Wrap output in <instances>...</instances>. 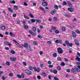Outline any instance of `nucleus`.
I'll return each mask as SVG.
<instances>
[{"label": "nucleus", "mask_w": 80, "mask_h": 80, "mask_svg": "<svg viewBox=\"0 0 80 80\" xmlns=\"http://www.w3.org/2000/svg\"><path fill=\"white\" fill-rule=\"evenodd\" d=\"M42 5L44 7H47L48 5V3L46 2H43L42 3Z\"/></svg>", "instance_id": "5"}, {"label": "nucleus", "mask_w": 80, "mask_h": 80, "mask_svg": "<svg viewBox=\"0 0 80 80\" xmlns=\"http://www.w3.org/2000/svg\"><path fill=\"white\" fill-rule=\"evenodd\" d=\"M24 47H28V44L27 43H25L23 45Z\"/></svg>", "instance_id": "16"}, {"label": "nucleus", "mask_w": 80, "mask_h": 80, "mask_svg": "<svg viewBox=\"0 0 80 80\" xmlns=\"http://www.w3.org/2000/svg\"><path fill=\"white\" fill-rule=\"evenodd\" d=\"M29 16L30 17H31V18H34V16H33V15H32V14L31 13H30L29 14Z\"/></svg>", "instance_id": "18"}, {"label": "nucleus", "mask_w": 80, "mask_h": 80, "mask_svg": "<svg viewBox=\"0 0 80 80\" xmlns=\"http://www.w3.org/2000/svg\"><path fill=\"white\" fill-rule=\"evenodd\" d=\"M59 42V40L58 39H57L56 40V43H58Z\"/></svg>", "instance_id": "56"}, {"label": "nucleus", "mask_w": 80, "mask_h": 80, "mask_svg": "<svg viewBox=\"0 0 80 80\" xmlns=\"http://www.w3.org/2000/svg\"><path fill=\"white\" fill-rule=\"evenodd\" d=\"M31 21L32 23H33L35 22V20L33 19H31Z\"/></svg>", "instance_id": "42"}, {"label": "nucleus", "mask_w": 80, "mask_h": 80, "mask_svg": "<svg viewBox=\"0 0 80 80\" xmlns=\"http://www.w3.org/2000/svg\"><path fill=\"white\" fill-rule=\"evenodd\" d=\"M42 74L43 76H44V77H46L47 75V74H46V73H45L44 72H42Z\"/></svg>", "instance_id": "31"}, {"label": "nucleus", "mask_w": 80, "mask_h": 80, "mask_svg": "<svg viewBox=\"0 0 80 80\" xmlns=\"http://www.w3.org/2000/svg\"><path fill=\"white\" fill-rule=\"evenodd\" d=\"M16 44L17 46L19 47V48H21L22 47V46L20 45V44H19V43H18V42H16Z\"/></svg>", "instance_id": "13"}, {"label": "nucleus", "mask_w": 80, "mask_h": 80, "mask_svg": "<svg viewBox=\"0 0 80 80\" xmlns=\"http://www.w3.org/2000/svg\"><path fill=\"white\" fill-rule=\"evenodd\" d=\"M71 72L72 73H75L76 72V69L74 68H72L71 70Z\"/></svg>", "instance_id": "17"}, {"label": "nucleus", "mask_w": 80, "mask_h": 80, "mask_svg": "<svg viewBox=\"0 0 80 80\" xmlns=\"http://www.w3.org/2000/svg\"><path fill=\"white\" fill-rule=\"evenodd\" d=\"M10 3H13V4H15V3H16V2L15 1H10Z\"/></svg>", "instance_id": "30"}, {"label": "nucleus", "mask_w": 80, "mask_h": 80, "mask_svg": "<svg viewBox=\"0 0 80 80\" xmlns=\"http://www.w3.org/2000/svg\"><path fill=\"white\" fill-rule=\"evenodd\" d=\"M73 9L72 8H70L68 9V10L71 12H73Z\"/></svg>", "instance_id": "10"}, {"label": "nucleus", "mask_w": 80, "mask_h": 80, "mask_svg": "<svg viewBox=\"0 0 80 80\" xmlns=\"http://www.w3.org/2000/svg\"><path fill=\"white\" fill-rule=\"evenodd\" d=\"M51 77H52V75H49L48 77V79H51Z\"/></svg>", "instance_id": "58"}, {"label": "nucleus", "mask_w": 80, "mask_h": 80, "mask_svg": "<svg viewBox=\"0 0 80 80\" xmlns=\"http://www.w3.org/2000/svg\"><path fill=\"white\" fill-rule=\"evenodd\" d=\"M56 29H57V28L55 26L52 27L51 28V30H56Z\"/></svg>", "instance_id": "29"}, {"label": "nucleus", "mask_w": 80, "mask_h": 80, "mask_svg": "<svg viewBox=\"0 0 80 80\" xmlns=\"http://www.w3.org/2000/svg\"><path fill=\"white\" fill-rule=\"evenodd\" d=\"M11 52L12 54H14L15 53V51L13 50L11 51Z\"/></svg>", "instance_id": "24"}, {"label": "nucleus", "mask_w": 80, "mask_h": 80, "mask_svg": "<svg viewBox=\"0 0 80 80\" xmlns=\"http://www.w3.org/2000/svg\"><path fill=\"white\" fill-rule=\"evenodd\" d=\"M36 21L37 22H38V23H41V21H40V20H36Z\"/></svg>", "instance_id": "51"}, {"label": "nucleus", "mask_w": 80, "mask_h": 80, "mask_svg": "<svg viewBox=\"0 0 80 80\" xmlns=\"http://www.w3.org/2000/svg\"><path fill=\"white\" fill-rule=\"evenodd\" d=\"M32 29L34 31V32H36L37 29H36V27H32Z\"/></svg>", "instance_id": "22"}, {"label": "nucleus", "mask_w": 80, "mask_h": 80, "mask_svg": "<svg viewBox=\"0 0 80 80\" xmlns=\"http://www.w3.org/2000/svg\"><path fill=\"white\" fill-rule=\"evenodd\" d=\"M53 67V66L52 65H49L48 66V67L49 68H52V67Z\"/></svg>", "instance_id": "45"}, {"label": "nucleus", "mask_w": 80, "mask_h": 80, "mask_svg": "<svg viewBox=\"0 0 80 80\" xmlns=\"http://www.w3.org/2000/svg\"><path fill=\"white\" fill-rule=\"evenodd\" d=\"M28 68L30 70H32L33 69V67L30 66Z\"/></svg>", "instance_id": "41"}, {"label": "nucleus", "mask_w": 80, "mask_h": 80, "mask_svg": "<svg viewBox=\"0 0 80 80\" xmlns=\"http://www.w3.org/2000/svg\"><path fill=\"white\" fill-rule=\"evenodd\" d=\"M54 80H59V79L57 77H54Z\"/></svg>", "instance_id": "40"}, {"label": "nucleus", "mask_w": 80, "mask_h": 80, "mask_svg": "<svg viewBox=\"0 0 80 80\" xmlns=\"http://www.w3.org/2000/svg\"><path fill=\"white\" fill-rule=\"evenodd\" d=\"M62 5H67V3L65 1H64L62 3Z\"/></svg>", "instance_id": "19"}, {"label": "nucleus", "mask_w": 80, "mask_h": 80, "mask_svg": "<svg viewBox=\"0 0 80 80\" xmlns=\"http://www.w3.org/2000/svg\"><path fill=\"white\" fill-rule=\"evenodd\" d=\"M25 73H26L27 75H32V73L31 71H29V70L28 69H26L25 70Z\"/></svg>", "instance_id": "1"}, {"label": "nucleus", "mask_w": 80, "mask_h": 80, "mask_svg": "<svg viewBox=\"0 0 80 80\" xmlns=\"http://www.w3.org/2000/svg\"><path fill=\"white\" fill-rule=\"evenodd\" d=\"M55 33H59L60 32L58 30H56L55 31Z\"/></svg>", "instance_id": "37"}, {"label": "nucleus", "mask_w": 80, "mask_h": 80, "mask_svg": "<svg viewBox=\"0 0 80 80\" xmlns=\"http://www.w3.org/2000/svg\"><path fill=\"white\" fill-rule=\"evenodd\" d=\"M6 64L7 65H8V66H9V65H10V62H6Z\"/></svg>", "instance_id": "50"}, {"label": "nucleus", "mask_w": 80, "mask_h": 80, "mask_svg": "<svg viewBox=\"0 0 80 80\" xmlns=\"http://www.w3.org/2000/svg\"><path fill=\"white\" fill-rule=\"evenodd\" d=\"M72 37H73L74 38H76V37H77V35H76V34L75 32H72Z\"/></svg>", "instance_id": "12"}, {"label": "nucleus", "mask_w": 80, "mask_h": 80, "mask_svg": "<svg viewBox=\"0 0 80 80\" xmlns=\"http://www.w3.org/2000/svg\"><path fill=\"white\" fill-rule=\"evenodd\" d=\"M65 42L66 44V45H67L68 46V45H69V42H68V41H65Z\"/></svg>", "instance_id": "28"}, {"label": "nucleus", "mask_w": 80, "mask_h": 80, "mask_svg": "<svg viewBox=\"0 0 80 80\" xmlns=\"http://www.w3.org/2000/svg\"><path fill=\"white\" fill-rule=\"evenodd\" d=\"M58 52L59 53H63V50L61 48H59L58 49Z\"/></svg>", "instance_id": "2"}, {"label": "nucleus", "mask_w": 80, "mask_h": 80, "mask_svg": "<svg viewBox=\"0 0 80 80\" xmlns=\"http://www.w3.org/2000/svg\"><path fill=\"white\" fill-rule=\"evenodd\" d=\"M23 64L24 66H27V64L26 63V62H23Z\"/></svg>", "instance_id": "49"}, {"label": "nucleus", "mask_w": 80, "mask_h": 80, "mask_svg": "<svg viewBox=\"0 0 80 80\" xmlns=\"http://www.w3.org/2000/svg\"><path fill=\"white\" fill-rule=\"evenodd\" d=\"M67 3L68 5H69L70 7H72V5L71 2H70L68 1H67Z\"/></svg>", "instance_id": "9"}, {"label": "nucleus", "mask_w": 80, "mask_h": 80, "mask_svg": "<svg viewBox=\"0 0 80 80\" xmlns=\"http://www.w3.org/2000/svg\"><path fill=\"white\" fill-rule=\"evenodd\" d=\"M47 43H48V44H51V43H52V42H51V41H48L47 42Z\"/></svg>", "instance_id": "61"}, {"label": "nucleus", "mask_w": 80, "mask_h": 80, "mask_svg": "<svg viewBox=\"0 0 80 80\" xmlns=\"http://www.w3.org/2000/svg\"><path fill=\"white\" fill-rule=\"evenodd\" d=\"M16 16L17 14H13L12 15V17H16Z\"/></svg>", "instance_id": "57"}, {"label": "nucleus", "mask_w": 80, "mask_h": 80, "mask_svg": "<svg viewBox=\"0 0 80 80\" xmlns=\"http://www.w3.org/2000/svg\"><path fill=\"white\" fill-rule=\"evenodd\" d=\"M76 70L77 71V72H80V69H78V68H76Z\"/></svg>", "instance_id": "43"}, {"label": "nucleus", "mask_w": 80, "mask_h": 80, "mask_svg": "<svg viewBox=\"0 0 80 80\" xmlns=\"http://www.w3.org/2000/svg\"><path fill=\"white\" fill-rule=\"evenodd\" d=\"M57 72H58V71L56 70H54V72L53 73H54V74H57Z\"/></svg>", "instance_id": "34"}, {"label": "nucleus", "mask_w": 80, "mask_h": 80, "mask_svg": "<svg viewBox=\"0 0 80 80\" xmlns=\"http://www.w3.org/2000/svg\"><path fill=\"white\" fill-rule=\"evenodd\" d=\"M33 69L34 70L35 72H40V69L38 68L37 69L35 67H33Z\"/></svg>", "instance_id": "6"}, {"label": "nucleus", "mask_w": 80, "mask_h": 80, "mask_svg": "<svg viewBox=\"0 0 80 80\" xmlns=\"http://www.w3.org/2000/svg\"><path fill=\"white\" fill-rule=\"evenodd\" d=\"M64 60L65 61V62H68V58H64Z\"/></svg>", "instance_id": "53"}, {"label": "nucleus", "mask_w": 80, "mask_h": 80, "mask_svg": "<svg viewBox=\"0 0 80 80\" xmlns=\"http://www.w3.org/2000/svg\"><path fill=\"white\" fill-rule=\"evenodd\" d=\"M52 55L53 57H57V54L56 53H53Z\"/></svg>", "instance_id": "21"}, {"label": "nucleus", "mask_w": 80, "mask_h": 80, "mask_svg": "<svg viewBox=\"0 0 80 80\" xmlns=\"http://www.w3.org/2000/svg\"><path fill=\"white\" fill-rule=\"evenodd\" d=\"M61 65H62V66H63V67H64V66L65 65V63H64V62H62L61 64Z\"/></svg>", "instance_id": "36"}, {"label": "nucleus", "mask_w": 80, "mask_h": 80, "mask_svg": "<svg viewBox=\"0 0 80 80\" xmlns=\"http://www.w3.org/2000/svg\"><path fill=\"white\" fill-rule=\"evenodd\" d=\"M28 28V26L27 25H24V28L25 29H27Z\"/></svg>", "instance_id": "27"}, {"label": "nucleus", "mask_w": 80, "mask_h": 80, "mask_svg": "<svg viewBox=\"0 0 80 80\" xmlns=\"http://www.w3.org/2000/svg\"><path fill=\"white\" fill-rule=\"evenodd\" d=\"M37 37L38 38H43V37L42 36H40V35H38L37 36Z\"/></svg>", "instance_id": "35"}, {"label": "nucleus", "mask_w": 80, "mask_h": 80, "mask_svg": "<svg viewBox=\"0 0 80 80\" xmlns=\"http://www.w3.org/2000/svg\"><path fill=\"white\" fill-rule=\"evenodd\" d=\"M9 75L10 77H13V75L12 73H10L9 74Z\"/></svg>", "instance_id": "52"}, {"label": "nucleus", "mask_w": 80, "mask_h": 80, "mask_svg": "<svg viewBox=\"0 0 80 80\" xmlns=\"http://www.w3.org/2000/svg\"><path fill=\"white\" fill-rule=\"evenodd\" d=\"M40 9L41 10H45V9H44V8L42 7H39Z\"/></svg>", "instance_id": "39"}, {"label": "nucleus", "mask_w": 80, "mask_h": 80, "mask_svg": "<svg viewBox=\"0 0 80 80\" xmlns=\"http://www.w3.org/2000/svg\"><path fill=\"white\" fill-rule=\"evenodd\" d=\"M76 58L75 59V60H77L78 62H80V58H79V57H78V56H76Z\"/></svg>", "instance_id": "15"}, {"label": "nucleus", "mask_w": 80, "mask_h": 80, "mask_svg": "<svg viewBox=\"0 0 80 80\" xmlns=\"http://www.w3.org/2000/svg\"><path fill=\"white\" fill-rule=\"evenodd\" d=\"M10 60L12 61V62H15V61H16L17 60V58H13L12 57H11L10 58Z\"/></svg>", "instance_id": "4"}, {"label": "nucleus", "mask_w": 80, "mask_h": 80, "mask_svg": "<svg viewBox=\"0 0 80 80\" xmlns=\"http://www.w3.org/2000/svg\"><path fill=\"white\" fill-rule=\"evenodd\" d=\"M39 53H40V55H42V54H43V52H42V51H40V52H39Z\"/></svg>", "instance_id": "63"}, {"label": "nucleus", "mask_w": 80, "mask_h": 80, "mask_svg": "<svg viewBox=\"0 0 80 80\" xmlns=\"http://www.w3.org/2000/svg\"><path fill=\"white\" fill-rule=\"evenodd\" d=\"M48 63L49 65L52 64V62L51 61H48Z\"/></svg>", "instance_id": "62"}, {"label": "nucleus", "mask_w": 80, "mask_h": 80, "mask_svg": "<svg viewBox=\"0 0 80 80\" xmlns=\"http://www.w3.org/2000/svg\"><path fill=\"white\" fill-rule=\"evenodd\" d=\"M53 18V20L54 21H55V22H57V21L58 20L57 19V18L56 17H54Z\"/></svg>", "instance_id": "23"}, {"label": "nucleus", "mask_w": 80, "mask_h": 80, "mask_svg": "<svg viewBox=\"0 0 80 80\" xmlns=\"http://www.w3.org/2000/svg\"><path fill=\"white\" fill-rule=\"evenodd\" d=\"M4 43L6 45H8L9 46H11L12 45V44L11 43L8 42H4Z\"/></svg>", "instance_id": "3"}, {"label": "nucleus", "mask_w": 80, "mask_h": 80, "mask_svg": "<svg viewBox=\"0 0 80 80\" xmlns=\"http://www.w3.org/2000/svg\"><path fill=\"white\" fill-rule=\"evenodd\" d=\"M56 12H57V10H54L52 11L51 12V15H54V14H55V13H56Z\"/></svg>", "instance_id": "7"}, {"label": "nucleus", "mask_w": 80, "mask_h": 80, "mask_svg": "<svg viewBox=\"0 0 80 80\" xmlns=\"http://www.w3.org/2000/svg\"><path fill=\"white\" fill-rule=\"evenodd\" d=\"M68 46H69V47H72V46H73V44H72V43H69Z\"/></svg>", "instance_id": "44"}, {"label": "nucleus", "mask_w": 80, "mask_h": 80, "mask_svg": "<svg viewBox=\"0 0 80 80\" xmlns=\"http://www.w3.org/2000/svg\"><path fill=\"white\" fill-rule=\"evenodd\" d=\"M21 76V78H24V75H23V73L22 74V75Z\"/></svg>", "instance_id": "59"}, {"label": "nucleus", "mask_w": 80, "mask_h": 80, "mask_svg": "<svg viewBox=\"0 0 80 80\" xmlns=\"http://www.w3.org/2000/svg\"><path fill=\"white\" fill-rule=\"evenodd\" d=\"M14 10H17L18 9V6H15L14 7Z\"/></svg>", "instance_id": "33"}, {"label": "nucleus", "mask_w": 80, "mask_h": 80, "mask_svg": "<svg viewBox=\"0 0 80 80\" xmlns=\"http://www.w3.org/2000/svg\"><path fill=\"white\" fill-rule=\"evenodd\" d=\"M5 26H2L0 27V28L2 29V30H5Z\"/></svg>", "instance_id": "11"}, {"label": "nucleus", "mask_w": 80, "mask_h": 80, "mask_svg": "<svg viewBox=\"0 0 80 80\" xmlns=\"http://www.w3.org/2000/svg\"><path fill=\"white\" fill-rule=\"evenodd\" d=\"M74 42H75V44L77 45H78V46H79V43L78 42V41L77 40V39H75L74 40Z\"/></svg>", "instance_id": "8"}, {"label": "nucleus", "mask_w": 80, "mask_h": 80, "mask_svg": "<svg viewBox=\"0 0 80 80\" xmlns=\"http://www.w3.org/2000/svg\"><path fill=\"white\" fill-rule=\"evenodd\" d=\"M57 69L58 70H61V69H62V68H61V67H60V66H58L57 67Z\"/></svg>", "instance_id": "26"}, {"label": "nucleus", "mask_w": 80, "mask_h": 80, "mask_svg": "<svg viewBox=\"0 0 80 80\" xmlns=\"http://www.w3.org/2000/svg\"><path fill=\"white\" fill-rule=\"evenodd\" d=\"M37 78L38 79H41V77L40 76L38 75L37 76Z\"/></svg>", "instance_id": "48"}, {"label": "nucleus", "mask_w": 80, "mask_h": 80, "mask_svg": "<svg viewBox=\"0 0 80 80\" xmlns=\"http://www.w3.org/2000/svg\"><path fill=\"white\" fill-rule=\"evenodd\" d=\"M62 30H63V31H65V30H66V28H65V27H62Z\"/></svg>", "instance_id": "25"}, {"label": "nucleus", "mask_w": 80, "mask_h": 80, "mask_svg": "<svg viewBox=\"0 0 80 80\" xmlns=\"http://www.w3.org/2000/svg\"><path fill=\"white\" fill-rule=\"evenodd\" d=\"M40 66L41 68H43V64H40Z\"/></svg>", "instance_id": "60"}, {"label": "nucleus", "mask_w": 80, "mask_h": 80, "mask_svg": "<svg viewBox=\"0 0 80 80\" xmlns=\"http://www.w3.org/2000/svg\"><path fill=\"white\" fill-rule=\"evenodd\" d=\"M64 16H65V17H70V16H69V15H68L67 14H66L64 15Z\"/></svg>", "instance_id": "46"}, {"label": "nucleus", "mask_w": 80, "mask_h": 80, "mask_svg": "<svg viewBox=\"0 0 80 80\" xmlns=\"http://www.w3.org/2000/svg\"><path fill=\"white\" fill-rule=\"evenodd\" d=\"M54 8H56V9H58V6H57V5H54Z\"/></svg>", "instance_id": "55"}, {"label": "nucleus", "mask_w": 80, "mask_h": 80, "mask_svg": "<svg viewBox=\"0 0 80 80\" xmlns=\"http://www.w3.org/2000/svg\"><path fill=\"white\" fill-rule=\"evenodd\" d=\"M24 6H28V4L26 2H24Z\"/></svg>", "instance_id": "54"}, {"label": "nucleus", "mask_w": 80, "mask_h": 80, "mask_svg": "<svg viewBox=\"0 0 80 80\" xmlns=\"http://www.w3.org/2000/svg\"><path fill=\"white\" fill-rule=\"evenodd\" d=\"M8 10L9 11V12H11V13H13V10H12V9H11L10 8H8Z\"/></svg>", "instance_id": "20"}, {"label": "nucleus", "mask_w": 80, "mask_h": 80, "mask_svg": "<svg viewBox=\"0 0 80 80\" xmlns=\"http://www.w3.org/2000/svg\"><path fill=\"white\" fill-rule=\"evenodd\" d=\"M2 80H5L6 79V78L5 76H3L2 77Z\"/></svg>", "instance_id": "47"}, {"label": "nucleus", "mask_w": 80, "mask_h": 80, "mask_svg": "<svg viewBox=\"0 0 80 80\" xmlns=\"http://www.w3.org/2000/svg\"><path fill=\"white\" fill-rule=\"evenodd\" d=\"M17 77L18 78H22V76L19 74H17Z\"/></svg>", "instance_id": "32"}, {"label": "nucleus", "mask_w": 80, "mask_h": 80, "mask_svg": "<svg viewBox=\"0 0 80 80\" xmlns=\"http://www.w3.org/2000/svg\"><path fill=\"white\" fill-rule=\"evenodd\" d=\"M59 43L60 44H61L63 43V42L61 40H59Z\"/></svg>", "instance_id": "38"}, {"label": "nucleus", "mask_w": 80, "mask_h": 80, "mask_svg": "<svg viewBox=\"0 0 80 80\" xmlns=\"http://www.w3.org/2000/svg\"><path fill=\"white\" fill-rule=\"evenodd\" d=\"M29 33H30L32 35H35V33L31 31H29Z\"/></svg>", "instance_id": "14"}, {"label": "nucleus", "mask_w": 80, "mask_h": 80, "mask_svg": "<svg viewBox=\"0 0 80 80\" xmlns=\"http://www.w3.org/2000/svg\"><path fill=\"white\" fill-rule=\"evenodd\" d=\"M76 32H77V33H79V34H80V31H79V30H76Z\"/></svg>", "instance_id": "64"}]
</instances>
